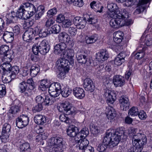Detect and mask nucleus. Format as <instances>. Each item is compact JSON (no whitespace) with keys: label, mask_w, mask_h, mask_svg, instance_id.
<instances>
[{"label":"nucleus","mask_w":152,"mask_h":152,"mask_svg":"<svg viewBox=\"0 0 152 152\" xmlns=\"http://www.w3.org/2000/svg\"><path fill=\"white\" fill-rule=\"evenodd\" d=\"M113 82L116 87H121L125 84V78L124 77L121 75H116L114 77Z\"/></svg>","instance_id":"nucleus-19"},{"label":"nucleus","mask_w":152,"mask_h":152,"mask_svg":"<svg viewBox=\"0 0 152 152\" xmlns=\"http://www.w3.org/2000/svg\"><path fill=\"white\" fill-rule=\"evenodd\" d=\"M24 5H22L20 6L17 11L15 13L16 18H19L23 19H26L29 18L28 16L27 11L25 9Z\"/></svg>","instance_id":"nucleus-16"},{"label":"nucleus","mask_w":152,"mask_h":152,"mask_svg":"<svg viewBox=\"0 0 152 152\" xmlns=\"http://www.w3.org/2000/svg\"><path fill=\"white\" fill-rule=\"evenodd\" d=\"M78 132V129L77 127L73 125L70 126L67 131L68 135L73 137H77V134Z\"/></svg>","instance_id":"nucleus-25"},{"label":"nucleus","mask_w":152,"mask_h":152,"mask_svg":"<svg viewBox=\"0 0 152 152\" xmlns=\"http://www.w3.org/2000/svg\"><path fill=\"white\" fill-rule=\"evenodd\" d=\"M86 42L87 44H90L96 42L97 38L94 36H86L85 38Z\"/></svg>","instance_id":"nucleus-50"},{"label":"nucleus","mask_w":152,"mask_h":152,"mask_svg":"<svg viewBox=\"0 0 152 152\" xmlns=\"http://www.w3.org/2000/svg\"><path fill=\"white\" fill-rule=\"evenodd\" d=\"M113 40L116 43H119L123 39L124 34L120 31L115 32L113 34Z\"/></svg>","instance_id":"nucleus-28"},{"label":"nucleus","mask_w":152,"mask_h":152,"mask_svg":"<svg viewBox=\"0 0 152 152\" xmlns=\"http://www.w3.org/2000/svg\"><path fill=\"white\" fill-rule=\"evenodd\" d=\"M51 152H64L63 139L59 137H53L49 140Z\"/></svg>","instance_id":"nucleus-2"},{"label":"nucleus","mask_w":152,"mask_h":152,"mask_svg":"<svg viewBox=\"0 0 152 152\" xmlns=\"http://www.w3.org/2000/svg\"><path fill=\"white\" fill-rule=\"evenodd\" d=\"M73 92L74 95L79 99H82L85 96L84 90L80 87H76L73 89Z\"/></svg>","instance_id":"nucleus-23"},{"label":"nucleus","mask_w":152,"mask_h":152,"mask_svg":"<svg viewBox=\"0 0 152 152\" xmlns=\"http://www.w3.org/2000/svg\"><path fill=\"white\" fill-rule=\"evenodd\" d=\"M34 88L33 85H29L28 87L24 92V95L26 97L31 96L32 94V90Z\"/></svg>","instance_id":"nucleus-48"},{"label":"nucleus","mask_w":152,"mask_h":152,"mask_svg":"<svg viewBox=\"0 0 152 152\" xmlns=\"http://www.w3.org/2000/svg\"><path fill=\"white\" fill-rule=\"evenodd\" d=\"M58 45L59 46V47L62 52L61 56H62L63 58H67L68 56H70L68 54V52L65 51V50L66 46L64 43L62 42L58 44Z\"/></svg>","instance_id":"nucleus-35"},{"label":"nucleus","mask_w":152,"mask_h":152,"mask_svg":"<svg viewBox=\"0 0 152 152\" xmlns=\"http://www.w3.org/2000/svg\"><path fill=\"white\" fill-rule=\"evenodd\" d=\"M120 15V16H124V17L125 18L128 17V13L125 10L121 12L118 10L113 11L108 10L107 13L105 15V16L108 18H115L118 17V15Z\"/></svg>","instance_id":"nucleus-9"},{"label":"nucleus","mask_w":152,"mask_h":152,"mask_svg":"<svg viewBox=\"0 0 152 152\" xmlns=\"http://www.w3.org/2000/svg\"><path fill=\"white\" fill-rule=\"evenodd\" d=\"M72 91V90L71 88L66 87L64 88L62 90L61 89V93L63 97H66L71 94Z\"/></svg>","instance_id":"nucleus-46"},{"label":"nucleus","mask_w":152,"mask_h":152,"mask_svg":"<svg viewBox=\"0 0 152 152\" xmlns=\"http://www.w3.org/2000/svg\"><path fill=\"white\" fill-rule=\"evenodd\" d=\"M6 87L4 85H0V98L3 97L6 95Z\"/></svg>","instance_id":"nucleus-54"},{"label":"nucleus","mask_w":152,"mask_h":152,"mask_svg":"<svg viewBox=\"0 0 152 152\" xmlns=\"http://www.w3.org/2000/svg\"><path fill=\"white\" fill-rule=\"evenodd\" d=\"M139 111L137 107H133L129 111L128 114L131 116H135L137 115Z\"/></svg>","instance_id":"nucleus-51"},{"label":"nucleus","mask_w":152,"mask_h":152,"mask_svg":"<svg viewBox=\"0 0 152 152\" xmlns=\"http://www.w3.org/2000/svg\"><path fill=\"white\" fill-rule=\"evenodd\" d=\"M139 118L142 120H145L147 117V115L146 113L142 110H141L139 112L138 114Z\"/></svg>","instance_id":"nucleus-60"},{"label":"nucleus","mask_w":152,"mask_h":152,"mask_svg":"<svg viewBox=\"0 0 152 152\" xmlns=\"http://www.w3.org/2000/svg\"><path fill=\"white\" fill-rule=\"evenodd\" d=\"M39 66L37 65H32L30 69V73L32 77H35L38 73L39 71Z\"/></svg>","instance_id":"nucleus-31"},{"label":"nucleus","mask_w":152,"mask_h":152,"mask_svg":"<svg viewBox=\"0 0 152 152\" xmlns=\"http://www.w3.org/2000/svg\"><path fill=\"white\" fill-rule=\"evenodd\" d=\"M41 27L39 25H37L34 28L29 29L31 31H33V33L34 34V36L36 35L39 34V35L40 29H41Z\"/></svg>","instance_id":"nucleus-57"},{"label":"nucleus","mask_w":152,"mask_h":152,"mask_svg":"<svg viewBox=\"0 0 152 152\" xmlns=\"http://www.w3.org/2000/svg\"><path fill=\"white\" fill-rule=\"evenodd\" d=\"M11 66L10 62H4L0 66V69H2L4 72H8L10 71Z\"/></svg>","instance_id":"nucleus-42"},{"label":"nucleus","mask_w":152,"mask_h":152,"mask_svg":"<svg viewBox=\"0 0 152 152\" xmlns=\"http://www.w3.org/2000/svg\"><path fill=\"white\" fill-rule=\"evenodd\" d=\"M145 55V53L144 52H139L134 54L135 58L137 59H140L143 57Z\"/></svg>","instance_id":"nucleus-61"},{"label":"nucleus","mask_w":152,"mask_h":152,"mask_svg":"<svg viewBox=\"0 0 152 152\" xmlns=\"http://www.w3.org/2000/svg\"><path fill=\"white\" fill-rule=\"evenodd\" d=\"M55 23V21L52 18L48 19L46 22L45 26L47 28L50 27Z\"/></svg>","instance_id":"nucleus-63"},{"label":"nucleus","mask_w":152,"mask_h":152,"mask_svg":"<svg viewBox=\"0 0 152 152\" xmlns=\"http://www.w3.org/2000/svg\"><path fill=\"white\" fill-rule=\"evenodd\" d=\"M14 34L11 32L5 31L3 35V38L6 43H11L14 40Z\"/></svg>","instance_id":"nucleus-27"},{"label":"nucleus","mask_w":152,"mask_h":152,"mask_svg":"<svg viewBox=\"0 0 152 152\" xmlns=\"http://www.w3.org/2000/svg\"><path fill=\"white\" fill-rule=\"evenodd\" d=\"M65 17L64 15L62 14L59 15L57 17L56 21L57 22L59 23H63V22L65 20Z\"/></svg>","instance_id":"nucleus-64"},{"label":"nucleus","mask_w":152,"mask_h":152,"mask_svg":"<svg viewBox=\"0 0 152 152\" xmlns=\"http://www.w3.org/2000/svg\"><path fill=\"white\" fill-rule=\"evenodd\" d=\"M37 14L35 16L36 20H39L44 12V7L42 6H39L38 8V10L36 11Z\"/></svg>","instance_id":"nucleus-43"},{"label":"nucleus","mask_w":152,"mask_h":152,"mask_svg":"<svg viewBox=\"0 0 152 152\" xmlns=\"http://www.w3.org/2000/svg\"><path fill=\"white\" fill-rule=\"evenodd\" d=\"M34 37V34L33 31L29 29L24 32L23 36V38L24 41L29 42Z\"/></svg>","instance_id":"nucleus-26"},{"label":"nucleus","mask_w":152,"mask_h":152,"mask_svg":"<svg viewBox=\"0 0 152 152\" xmlns=\"http://www.w3.org/2000/svg\"><path fill=\"white\" fill-rule=\"evenodd\" d=\"M134 152H141L143 146L147 142V139L143 134L137 133L132 138Z\"/></svg>","instance_id":"nucleus-1"},{"label":"nucleus","mask_w":152,"mask_h":152,"mask_svg":"<svg viewBox=\"0 0 152 152\" xmlns=\"http://www.w3.org/2000/svg\"><path fill=\"white\" fill-rule=\"evenodd\" d=\"M58 38L60 41L62 42H69L70 38L69 35L65 32L61 33L58 35Z\"/></svg>","instance_id":"nucleus-33"},{"label":"nucleus","mask_w":152,"mask_h":152,"mask_svg":"<svg viewBox=\"0 0 152 152\" xmlns=\"http://www.w3.org/2000/svg\"><path fill=\"white\" fill-rule=\"evenodd\" d=\"M29 121V118L27 115H20L16 119V126L18 128H22L27 125L28 124Z\"/></svg>","instance_id":"nucleus-8"},{"label":"nucleus","mask_w":152,"mask_h":152,"mask_svg":"<svg viewBox=\"0 0 152 152\" xmlns=\"http://www.w3.org/2000/svg\"><path fill=\"white\" fill-rule=\"evenodd\" d=\"M50 48V46L48 41L44 40L40 42L39 46H33L32 50L35 55H38L39 52L42 55H45L49 52Z\"/></svg>","instance_id":"nucleus-3"},{"label":"nucleus","mask_w":152,"mask_h":152,"mask_svg":"<svg viewBox=\"0 0 152 152\" xmlns=\"http://www.w3.org/2000/svg\"><path fill=\"white\" fill-rule=\"evenodd\" d=\"M61 86L59 83H53L50 85L48 92L50 96L56 97L59 96L61 91Z\"/></svg>","instance_id":"nucleus-6"},{"label":"nucleus","mask_w":152,"mask_h":152,"mask_svg":"<svg viewBox=\"0 0 152 152\" xmlns=\"http://www.w3.org/2000/svg\"><path fill=\"white\" fill-rule=\"evenodd\" d=\"M90 130L91 132L95 136L97 135L100 132L99 128L94 125H92L90 127Z\"/></svg>","instance_id":"nucleus-52"},{"label":"nucleus","mask_w":152,"mask_h":152,"mask_svg":"<svg viewBox=\"0 0 152 152\" xmlns=\"http://www.w3.org/2000/svg\"><path fill=\"white\" fill-rule=\"evenodd\" d=\"M67 113L66 114L65 113L61 114L59 118L60 120L64 122L66 124H69L71 121V119L68 116Z\"/></svg>","instance_id":"nucleus-41"},{"label":"nucleus","mask_w":152,"mask_h":152,"mask_svg":"<svg viewBox=\"0 0 152 152\" xmlns=\"http://www.w3.org/2000/svg\"><path fill=\"white\" fill-rule=\"evenodd\" d=\"M126 56V53L124 52L120 53L115 58L114 60V64L116 65H121L125 62V58Z\"/></svg>","instance_id":"nucleus-21"},{"label":"nucleus","mask_w":152,"mask_h":152,"mask_svg":"<svg viewBox=\"0 0 152 152\" xmlns=\"http://www.w3.org/2000/svg\"><path fill=\"white\" fill-rule=\"evenodd\" d=\"M20 148L21 152H30L31 151L30 145L27 142L22 144Z\"/></svg>","instance_id":"nucleus-39"},{"label":"nucleus","mask_w":152,"mask_h":152,"mask_svg":"<svg viewBox=\"0 0 152 152\" xmlns=\"http://www.w3.org/2000/svg\"><path fill=\"white\" fill-rule=\"evenodd\" d=\"M21 105V103L19 100H15L13 102V105L9 110V113L12 114L13 116L16 115L20 111Z\"/></svg>","instance_id":"nucleus-11"},{"label":"nucleus","mask_w":152,"mask_h":152,"mask_svg":"<svg viewBox=\"0 0 152 152\" xmlns=\"http://www.w3.org/2000/svg\"><path fill=\"white\" fill-rule=\"evenodd\" d=\"M117 17L111 19L110 22V26L115 28H118L125 25V19L126 18L124 16L118 15Z\"/></svg>","instance_id":"nucleus-5"},{"label":"nucleus","mask_w":152,"mask_h":152,"mask_svg":"<svg viewBox=\"0 0 152 152\" xmlns=\"http://www.w3.org/2000/svg\"><path fill=\"white\" fill-rule=\"evenodd\" d=\"M64 58L58 59L56 61V65L58 69H62L64 71L68 72L70 63L68 60Z\"/></svg>","instance_id":"nucleus-7"},{"label":"nucleus","mask_w":152,"mask_h":152,"mask_svg":"<svg viewBox=\"0 0 152 152\" xmlns=\"http://www.w3.org/2000/svg\"><path fill=\"white\" fill-rule=\"evenodd\" d=\"M53 98L49 96L45 95L44 98L43 104L46 106H48L53 104L54 103Z\"/></svg>","instance_id":"nucleus-40"},{"label":"nucleus","mask_w":152,"mask_h":152,"mask_svg":"<svg viewBox=\"0 0 152 152\" xmlns=\"http://www.w3.org/2000/svg\"><path fill=\"white\" fill-rule=\"evenodd\" d=\"M109 57L108 51L106 49H102L100 51L96 54V59L99 61H104L107 60Z\"/></svg>","instance_id":"nucleus-18"},{"label":"nucleus","mask_w":152,"mask_h":152,"mask_svg":"<svg viewBox=\"0 0 152 152\" xmlns=\"http://www.w3.org/2000/svg\"><path fill=\"white\" fill-rule=\"evenodd\" d=\"M115 141L113 139V133L107 132L103 139L102 142L103 144L107 146L112 145L113 147H114L117 145H114Z\"/></svg>","instance_id":"nucleus-13"},{"label":"nucleus","mask_w":152,"mask_h":152,"mask_svg":"<svg viewBox=\"0 0 152 152\" xmlns=\"http://www.w3.org/2000/svg\"><path fill=\"white\" fill-rule=\"evenodd\" d=\"M113 139L115 140L114 145H117L121 138L124 139V132L122 130L118 129L113 133Z\"/></svg>","instance_id":"nucleus-14"},{"label":"nucleus","mask_w":152,"mask_h":152,"mask_svg":"<svg viewBox=\"0 0 152 152\" xmlns=\"http://www.w3.org/2000/svg\"><path fill=\"white\" fill-rule=\"evenodd\" d=\"M107 112V114L108 118H110V119L113 118L116 115L115 109L111 106L108 107Z\"/></svg>","instance_id":"nucleus-37"},{"label":"nucleus","mask_w":152,"mask_h":152,"mask_svg":"<svg viewBox=\"0 0 152 152\" xmlns=\"http://www.w3.org/2000/svg\"><path fill=\"white\" fill-rule=\"evenodd\" d=\"M78 143H80L79 145V149L83 150L86 148L88 145L89 141L86 139L81 138L79 140Z\"/></svg>","instance_id":"nucleus-32"},{"label":"nucleus","mask_w":152,"mask_h":152,"mask_svg":"<svg viewBox=\"0 0 152 152\" xmlns=\"http://www.w3.org/2000/svg\"><path fill=\"white\" fill-rule=\"evenodd\" d=\"M35 123L37 124L42 125L46 121V117L41 115H37L35 116L34 118Z\"/></svg>","instance_id":"nucleus-29"},{"label":"nucleus","mask_w":152,"mask_h":152,"mask_svg":"<svg viewBox=\"0 0 152 152\" xmlns=\"http://www.w3.org/2000/svg\"><path fill=\"white\" fill-rule=\"evenodd\" d=\"M107 146V145L103 144V143L102 142L98 145L97 149L100 152H103L106 150Z\"/></svg>","instance_id":"nucleus-59"},{"label":"nucleus","mask_w":152,"mask_h":152,"mask_svg":"<svg viewBox=\"0 0 152 152\" xmlns=\"http://www.w3.org/2000/svg\"><path fill=\"white\" fill-rule=\"evenodd\" d=\"M1 57L3 58L2 59L3 62H10L14 57L13 52L10 50L9 51L7 52L6 54L2 56Z\"/></svg>","instance_id":"nucleus-30"},{"label":"nucleus","mask_w":152,"mask_h":152,"mask_svg":"<svg viewBox=\"0 0 152 152\" xmlns=\"http://www.w3.org/2000/svg\"><path fill=\"white\" fill-rule=\"evenodd\" d=\"M25 8L28 10L27 14H28L29 18L32 16L36 12V9L35 6L29 3H26L23 4Z\"/></svg>","instance_id":"nucleus-22"},{"label":"nucleus","mask_w":152,"mask_h":152,"mask_svg":"<svg viewBox=\"0 0 152 152\" xmlns=\"http://www.w3.org/2000/svg\"><path fill=\"white\" fill-rule=\"evenodd\" d=\"M29 85L26 82L23 81L20 83L18 85V88L19 92L23 93L25 91L28 87Z\"/></svg>","instance_id":"nucleus-44"},{"label":"nucleus","mask_w":152,"mask_h":152,"mask_svg":"<svg viewBox=\"0 0 152 152\" xmlns=\"http://www.w3.org/2000/svg\"><path fill=\"white\" fill-rule=\"evenodd\" d=\"M11 128L10 124L7 123L4 124L3 126L1 135L0 136L2 141L3 140H7L9 137Z\"/></svg>","instance_id":"nucleus-15"},{"label":"nucleus","mask_w":152,"mask_h":152,"mask_svg":"<svg viewBox=\"0 0 152 152\" xmlns=\"http://www.w3.org/2000/svg\"><path fill=\"white\" fill-rule=\"evenodd\" d=\"M68 33L70 36H74L76 34L77 29L73 27H70L68 29Z\"/></svg>","instance_id":"nucleus-56"},{"label":"nucleus","mask_w":152,"mask_h":152,"mask_svg":"<svg viewBox=\"0 0 152 152\" xmlns=\"http://www.w3.org/2000/svg\"><path fill=\"white\" fill-rule=\"evenodd\" d=\"M11 74L10 76L11 78L14 79L16 75H17L20 71L19 67L16 66H15L11 68L10 70V71Z\"/></svg>","instance_id":"nucleus-34"},{"label":"nucleus","mask_w":152,"mask_h":152,"mask_svg":"<svg viewBox=\"0 0 152 152\" xmlns=\"http://www.w3.org/2000/svg\"><path fill=\"white\" fill-rule=\"evenodd\" d=\"M61 30V27L59 25L56 24L52 26L50 30L51 34H58Z\"/></svg>","instance_id":"nucleus-47"},{"label":"nucleus","mask_w":152,"mask_h":152,"mask_svg":"<svg viewBox=\"0 0 152 152\" xmlns=\"http://www.w3.org/2000/svg\"><path fill=\"white\" fill-rule=\"evenodd\" d=\"M43 107L42 104L38 103L33 107L32 110L34 112H40L43 109Z\"/></svg>","instance_id":"nucleus-58"},{"label":"nucleus","mask_w":152,"mask_h":152,"mask_svg":"<svg viewBox=\"0 0 152 152\" xmlns=\"http://www.w3.org/2000/svg\"><path fill=\"white\" fill-rule=\"evenodd\" d=\"M84 3L83 0H74L73 5L79 7H82Z\"/></svg>","instance_id":"nucleus-62"},{"label":"nucleus","mask_w":152,"mask_h":152,"mask_svg":"<svg viewBox=\"0 0 152 152\" xmlns=\"http://www.w3.org/2000/svg\"><path fill=\"white\" fill-rule=\"evenodd\" d=\"M49 82L47 80H41L40 85L39 86L41 90L43 91H45L50 86Z\"/></svg>","instance_id":"nucleus-38"},{"label":"nucleus","mask_w":152,"mask_h":152,"mask_svg":"<svg viewBox=\"0 0 152 152\" xmlns=\"http://www.w3.org/2000/svg\"><path fill=\"white\" fill-rule=\"evenodd\" d=\"M10 51L9 47L7 45H3L0 47V54L1 55L4 56Z\"/></svg>","instance_id":"nucleus-49"},{"label":"nucleus","mask_w":152,"mask_h":152,"mask_svg":"<svg viewBox=\"0 0 152 152\" xmlns=\"http://www.w3.org/2000/svg\"><path fill=\"white\" fill-rule=\"evenodd\" d=\"M60 112L64 111L68 115H72L75 113V110L72 104L67 101H66L61 103L60 105L57 107Z\"/></svg>","instance_id":"nucleus-4"},{"label":"nucleus","mask_w":152,"mask_h":152,"mask_svg":"<svg viewBox=\"0 0 152 152\" xmlns=\"http://www.w3.org/2000/svg\"><path fill=\"white\" fill-rule=\"evenodd\" d=\"M78 63L82 64H86L87 66L89 65L91 62L89 59H88L87 56L81 54L76 55Z\"/></svg>","instance_id":"nucleus-20"},{"label":"nucleus","mask_w":152,"mask_h":152,"mask_svg":"<svg viewBox=\"0 0 152 152\" xmlns=\"http://www.w3.org/2000/svg\"><path fill=\"white\" fill-rule=\"evenodd\" d=\"M89 133V132L88 128H83L80 132H78L77 134V137H80L81 138H85L88 134Z\"/></svg>","instance_id":"nucleus-36"},{"label":"nucleus","mask_w":152,"mask_h":152,"mask_svg":"<svg viewBox=\"0 0 152 152\" xmlns=\"http://www.w3.org/2000/svg\"><path fill=\"white\" fill-rule=\"evenodd\" d=\"M107 8L110 11H117L118 7L116 4L113 3H109L107 4Z\"/></svg>","instance_id":"nucleus-53"},{"label":"nucleus","mask_w":152,"mask_h":152,"mask_svg":"<svg viewBox=\"0 0 152 152\" xmlns=\"http://www.w3.org/2000/svg\"><path fill=\"white\" fill-rule=\"evenodd\" d=\"M121 104V107L123 110H126L128 109L130 105L128 99L125 96L121 97L119 100Z\"/></svg>","instance_id":"nucleus-24"},{"label":"nucleus","mask_w":152,"mask_h":152,"mask_svg":"<svg viewBox=\"0 0 152 152\" xmlns=\"http://www.w3.org/2000/svg\"><path fill=\"white\" fill-rule=\"evenodd\" d=\"M50 34L51 33L50 30L49 31L48 28H43L41 29L39 36L41 37H44Z\"/></svg>","instance_id":"nucleus-45"},{"label":"nucleus","mask_w":152,"mask_h":152,"mask_svg":"<svg viewBox=\"0 0 152 152\" xmlns=\"http://www.w3.org/2000/svg\"><path fill=\"white\" fill-rule=\"evenodd\" d=\"M104 96L107 99V102L110 105L113 104L116 99V94L113 91H111L108 89L105 90Z\"/></svg>","instance_id":"nucleus-10"},{"label":"nucleus","mask_w":152,"mask_h":152,"mask_svg":"<svg viewBox=\"0 0 152 152\" xmlns=\"http://www.w3.org/2000/svg\"><path fill=\"white\" fill-rule=\"evenodd\" d=\"M79 23L77 26V27L79 29H83L85 26L86 24V21L85 19L82 18L80 21L79 22Z\"/></svg>","instance_id":"nucleus-55"},{"label":"nucleus","mask_w":152,"mask_h":152,"mask_svg":"<svg viewBox=\"0 0 152 152\" xmlns=\"http://www.w3.org/2000/svg\"><path fill=\"white\" fill-rule=\"evenodd\" d=\"M84 87L85 90L90 92L93 91L95 88L92 81L89 78H87L84 80Z\"/></svg>","instance_id":"nucleus-17"},{"label":"nucleus","mask_w":152,"mask_h":152,"mask_svg":"<svg viewBox=\"0 0 152 152\" xmlns=\"http://www.w3.org/2000/svg\"><path fill=\"white\" fill-rule=\"evenodd\" d=\"M152 0H139L137 4V8L135 10V13L136 14H139L141 12L144 11L146 8L148 6L147 5L148 3L149 4Z\"/></svg>","instance_id":"nucleus-12"}]
</instances>
